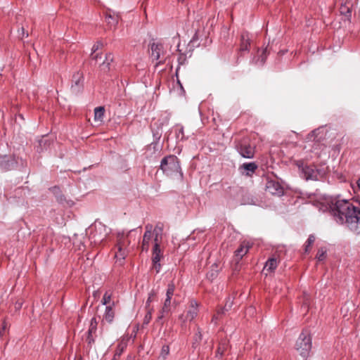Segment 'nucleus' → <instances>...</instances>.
Here are the masks:
<instances>
[{
	"label": "nucleus",
	"mask_w": 360,
	"mask_h": 360,
	"mask_svg": "<svg viewBox=\"0 0 360 360\" xmlns=\"http://www.w3.org/2000/svg\"><path fill=\"white\" fill-rule=\"evenodd\" d=\"M104 239V238H101L99 240L101 241Z\"/></svg>",
	"instance_id": "obj_55"
},
{
	"label": "nucleus",
	"mask_w": 360,
	"mask_h": 360,
	"mask_svg": "<svg viewBox=\"0 0 360 360\" xmlns=\"http://www.w3.org/2000/svg\"><path fill=\"white\" fill-rule=\"evenodd\" d=\"M91 58L92 60L97 61L98 60V58H101V55L99 53H91Z\"/></svg>",
	"instance_id": "obj_44"
},
{
	"label": "nucleus",
	"mask_w": 360,
	"mask_h": 360,
	"mask_svg": "<svg viewBox=\"0 0 360 360\" xmlns=\"http://www.w3.org/2000/svg\"><path fill=\"white\" fill-rule=\"evenodd\" d=\"M171 300L172 299H169V298H167L165 299V302H164V305L162 307L165 308V309H169L170 310V305H171Z\"/></svg>",
	"instance_id": "obj_43"
},
{
	"label": "nucleus",
	"mask_w": 360,
	"mask_h": 360,
	"mask_svg": "<svg viewBox=\"0 0 360 360\" xmlns=\"http://www.w3.org/2000/svg\"><path fill=\"white\" fill-rule=\"evenodd\" d=\"M96 329H97L96 319L95 317H93L91 319V321H90V325H89V330H88V333L90 335H93L94 333H96Z\"/></svg>",
	"instance_id": "obj_28"
},
{
	"label": "nucleus",
	"mask_w": 360,
	"mask_h": 360,
	"mask_svg": "<svg viewBox=\"0 0 360 360\" xmlns=\"http://www.w3.org/2000/svg\"><path fill=\"white\" fill-rule=\"evenodd\" d=\"M236 148L239 154L245 158L251 159L255 153V146L251 143L249 137H243L236 141Z\"/></svg>",
	"instance_id": "obj_4"
},
{
	"label": "nucleus",
	"mask_w": 360,
	"mask_h": 360,
	"mask_svg": "<svg viewBox=\"0 0 360 360\" xmlns=\"http://www.w3.org/2000/svg\"><path fill=\"white\" fill-rule=\"evenodd\" d=\"M250 248V245L249 243L243 241L240 243V246L237 248V250L235 251V259L238 262L239 260H240L243 256H245L248 252L249 251V249Z\"/></svg>",
	"instance_id": "obj_12"
},
{
	"label": "nucleus",
	"mask_w": 360,
	"mask_h": 360,
	"mask_svg": "<svg viewBox=\"0 0 360 360\" xmlns=\"http://www.w3.org/2000/svg\"><path fill=\"white\" fill-rule=\"evenodd\" d=\"M160 168L167 176L173 175L174 174H179L180 175H182L179 159L176 156L173 155L165 157L161 160Z\"/></svg>",
	"instance_id": "obj_3"
},
{
	"label": "nucleus",
	"mask_w": 360,
	"mask_h": 360,
	"mask_svg": "<svg viewBox=\"0 0 360 360\" xmlns=\"http://www.w3.org/2000/svg\"><path fill=\"white\" fill-rule=\"evenodd\" d=\"M86 341L88 342V344H91L93 342H94V339L93 338V335H90L89 333H88V336H87V338H86Z\"/></svg>",
	"instance_id": "obj_45"
},
{
	"label": "nucleus",
	"mask_w": 360,
	"mask_h": 360,
	"mask_svg": "<svg viewBox=\"0 0 360 360\" xmlns=\"http://www.w3.org/2000/svg\"><path fill=\"white\" fill-rule=\"evenodd\" d=\"M22 34L24 36L25 35V32H24V28L23 27H22Z\"/></svg>",
	"instance_id": "obj_51"
},
{
	"label": "nucleus",
	"mask_w": 360,
	"mask_h": 360,
	"mask_svg": "<svg viewBox=\"0 0 360 360\" xmlns=\"http://www.w3.org/2000/svg\"><path fill=\"white\" fill-rule=\"evenodd\" d=\"M103 44L101 41H96L91 48V53H95L97 51L103 47Z\"/></svg>",
	"instance_id": "obj_37"
},
{
	"label": "nucleus",
	"mask_w": 360,
	"mask_h": 360,
	"mask_svg": "<svg viewBox=\"0 0 360 360\" xmlns=\"http://www.w3.org/2000/svg\"><path fill=\"white\" fill-rule=\"evenodd\" d=\"M268 53L269 51L267 47L263 49L261 51V53L260 51L258 50L257 56L253 57V58L251 60V63L257 65L258 64L259 62H260V65H263L265 63Z\"/></svg>",
	"instance_id": "obj_15"
},
{
	"label": "nucleus",
	"mask_w": 360,
	"mask_h": 360,
	"mask_svg": "<svg viewBox=\"0 0 360 360\" xmlns=\"http://www.w3.org/2000/svg\"><path fill=\"white\" fill-rule=\"evenodd\" d=\"M250 46V38L248 32H243L240 36V44L238 53V58L236 63L238 64L239 57L243 56L244 52L249 51V47Z\"/></svg>",
	"instance_id": "obj_9"
},
{
	"label": "nucleus",
	"mask_w": 360,
	"mask_h": 360,
	"mask_svg": "<svg viewBox=\"0 0 360 360\" xmlns=\"http://www.w3.org/2000/svg\"><path fill=\"white\" fill-rule=\"evenodd\" d=\"M83 83V74L82 72L77 71L75 72L72 79L71 89L74 93H78L82 86Z\"/></svg>",
	"instance_id": "obj_10"
},
{
	"label": "nucleus",
	"mask_w": 360,
	"mask_h": 360,
	"mask_svg": "<svg viewBox=\"0 0 360 360\" xmlns=\"http://www.w3.org/2000/svg\"><path fill=\"white\" fill-rule=\"evenodd\" d=\"M278 261L275 257L269 258L265 264L264 270H266L268 272H273L278 266Z\"/></svg>",
	"instance_id": "obj_20"
},
{
	"label": "nucleus",
	"mask_w": 360,
	"mask_h": 360,
	"mask_svg": "<svg viewBox=\"0 0 360 360\" xmlns=\"http://www.w3.org/2000/svg\"><path fill=\"white\" fill-rule=\"evenodd\" d=\"M179 69H180V68H179V67H178V68H176V77H177V78H178V73H179ZM177 82H178V83L179 84V85L181 86V83H180V81H179L178 79H177Z\"/></svg>",
	"instance_id": "obj_46"
},
{
	"label": "nucleus",
	"mask_w": 360,
	"mask_h": 360,
	"mask_svg": "<svg viewBox=\"0 0 360 360\" xmlns=\"http://www.w3.org/2000/svg\"><path fill=\"white\" fill-rule=\"evenodd\" d=\"M156 296H157V292L154 290H152L148 293V299L146 302V309L151 308L150 303L155 301Z\"/></svg>",
	"instance_id": "obj_26"
},
{
	"label": "nucleus",
	"mask_w": 360,
	"mask_h": 360,
	"mask_svg": "<svg viewBox=\"0 0 360 360\" xmlns=\"http://www.w3.org/2000/svg\"><path fill=\"white\" fill-rule=\"evenodd\" d=\"M105 21L110 27H115L117 25L120 20V15L110 9L108 10L105 12Z\"/></svg>",
	"instance_id": "obj_13"
},
{
	"label": "nucleus",
	"mask_w": 360,
	"mask_h": 360,
	"mask_svg": "<svg viewBox=\"0 0 360 360\" xmlns=\"http://www.w3.org/2000/svg\"><path fill=\"white\" fill-rule=\"evenodd\" d=\"M198 304L195 301H191L189 308L186 312V319L192 321L198 315Z\"/></svg>",
	"instance_id": "obj_14"
},
{
	"label": "nucleus",
	"mask_w": 360,
	"mask_h": 360,
	"mask_svg": "<svg viewBox=\"0 0 360 360\" xmlns=\"http://www.w3.org/2000/svg\"><path fill=\"white\" fill-rule=\"evenodd\" d=\"M14 164V161L11 158L4 155L0 156V167L4 170L11 169Z\"/></svg>",
	"instance_id": "obj_17"
},
{
	"label": "nucleus",
	"mask_w": 360,
	"mask_h": 360,
	"mask_svg": "<svg viewBox=\"0 0 360 360\" xmlns=\"http://www.w3.org/2000/svg\"><path fill=\"white\" fill-rule=\"evenodd\" d=\"M130 241L128 239L127 236H124V234L121 236H118V240H117V247H120L122 248L126 249L127 247L129 245Z\"/></svg>",
	"instance_id": "obj_24"
},
{
	"label": "nucleus",
	"mask_w": 360,
	"mask_h": 360,
	"mask_svg": "<svg viewBox=\"0 0 360 360\" xmlns=\"http://www.w3.org/2000/svg\"><path fill=\"white\" fill-rule=\"evenodd\" d=\"M257 360H261L260 359H258Z\"/></svg>",
	"instance_id": "obj_57"
},
{
	"label": "nucleus",
	"mask_w": 360,
	"mask_h": 360,
	"mask_svg": "<svg viewBox=\"0 0 360 360\" xmlns=\"http://www.w3.org/2000/svg\"><path fill=\"white\" fill-rule=\"evenodd\" d=\"M52 191L54 194H56L57 200L60 202H62L64 200V198L62 195H58L60 193V188L58 187H53L51 188Z\"/></svg>",
	"instance_id": "obj_34"
},
{
	"label": "nucleus",
	"mask_w": 360,
	"mask_h": 360,
	"mask_svg": "<svg viewBox=\"0 0 360 360\" xmlns=\"http://www.w3.org/2000/svg\"><path fill=\"white\" fill-rule=\"evenodd\" d=\"M151 50V58L153 60L160 61L156 64V65L162 64L165 62V60L167 58V51L165 49V45L162 43H153L150 45Z\"/></svg>",
	"instance_id": "obj_6"
},
{
	"label": "nucleus",
	"mask_w": 360,
	"mask_h": 360,
	"mask_svg": "<svg viewBox=\"0 0 360 360\" xmlns=\"http://www.w3.org/2000/svg\"><path fill=\"white\" fill-rule=\"evenodd\" d=\"M186 61V56L184 53H180L179 58H178V63L179 65H184Z\"/></svg>",
	"instance_id": "obj_42"
},
{
	"label": "nucleus",
	"mask_w": 360,
	"mask_h": 360,
	"mask_svg": "<svg viewBox=\"0 0 360 360\" xmlns=\"http://www.w3.org/2000/svg\"><path fill=\"white\" fill-rule=\"evenodd\" d=\"M118 251L115 253V257L117 259H124L127 256V251L124 248H122L120 247H117Z\"/></svg>",
	"instance_id": "obj_29"
},
{
	"label": "nucleus",
	"mask_w": 360,
	"mask_h": 360,
	"mask_svg": "<svg viewBox=\"0 0 360 360\" xmlns=\"http://www.w3.org/2000/svg\"><path fill=\"white\" fill-rule=\"evenodd\" d=\"M184 0H178L179 2H183Z\"/></svg>",
	"instance_id": "obj_53"
},
{
	"label": "nucleus",
	"mask_w": 360,
	"mask_h": 360,
	"mask_svg": "<svg viewBox=\"0 0 360 360\" xmlns=\"http://www.w3.org/2000/svg\"><path fill=\"white\" fill-rule=\"evenodd\" d=\"M163 257V253L160 248V243H154L153 248V256L152 261L153 264V268L155 269L157 273H159L161 265L160 262Z\"/></svg>",
	"instance_id": "obj_8"
},
{
	"label": "nucleus",
	"mask_w": 360,
	"mask_h": 360,
	"mask_svg": "<svg viewBox=\"0 0 360 360\" xmlns=\"http://www.w3.org/2000/svg\"><path fill=\"white\" fill-rule=\"evenodd\" d=\"M315 131H312V132H311V136H313V135H314V134L315 133Z\"/></svg>",
	"instance_id": "obj_52"
},
{
	"label": "nucleus",
	"mask_w": 360,
	"mask_h": 360,
	"mask_svg": "<svg viewBox=\"0 0 360 360\" xmlns=\"http://www.w3.org/2000/svg\"><path fill=\"white\" fill-rule=\"evenodd\" d=\"M329 212L339 224L346 226L352 231L360 233V208L347 200H331Z\"/></svg>",
	"instance_id": "obj_1"
},
{
	"label": "nucleus",
	"mask_w": 360,
	"mask_h": 360,
	"mask_svg": "<svg viewBox=\"0 0 360 360\" xmlns=\"http://www.w3.org/2000/svg\"><path fill=\"white\" fill-rule=\"evenodd\" d=\"M326 249L325 248H321L318 250L316 254V259L319 261H323L326 259Z\"/></svg>",
	"instance_id": "obj_31"
},
{
	"label": "nucleus",
	"mask_w": 360,
	"mask_h": 360,
	"mask_svg": "<svg viewBox=\"0 0 360 360\" xmlns=\"http://www.w3.org/2000/svg\"><path fill=\"white\" fill-rule=\"evenodd\" d=\"M75 360H76V359H75ZM79 360H82V359L80 358Z\"/></svg>",
	"instance_id": "obj_56"
},
{
	"label": "nucleus",
	"mask_w": 360,
	"mask_h": 360,
	"mask_svg": "<svg viewBox=\"0 0 360 360\" xmlns=\"http://www.w3.org/2000/svg\"><path fill=\"white\" fill-rule=\"evenodd\" d=\"M115 317V311L112 306H107L103 314V320L108 323H112Z\"/></svg>",
	"instance_id": "obj_19"
},
{
	"label": "nucleus",
	"mask_w": 360,
	"mask_h": 360,
	"mask_svg": "<svg viewBox=\"0 0 360 360\" xmlns=\"http://www.w3.org/2000/svg\"><path fill=\"white\" fill-rule=\"evenodd\" d=\"M169 309H165L164 307H162V309H160V311H159V315L158 316V321H160L161 319H163V317L167 314L169 313Z\"/></svg>",
	"instance_id": "obj_38"
},
{
	"label": "nucleus",
	"mask_w": 360,
	"mask_h": 360,
	"mask_svg": "<svg viewBox=\"0 0 360 360\" xmlns=\"http://www.w3.org/2000/svg\"><path fill=\"white\" fill-rule=\"evenodd\" d=\"M295 165L299 168L302 177L307 181H317L326 174L324 169H319L315 165H307L303 160H297Z\"/></svg>",
	"instance_id": "obj_2"
},
{
	"label": "nucleus",
	"mask_w": 360,
	"mask_h": 360,
	"mask_svg": "<svg viewBox=\"0 0 360 360\" xmlns=\"http://www.w3.org/2000/svg\"><path fill=\"white\" fill-rule=\"evenodd\" d=\"M315 239L316 238L314 235H309L307 240L306 241V243L304 244V252L306 253L309 252L311 250V246L314 244Z\"/></svg>",
	"instance_id": "obj_25"
},
{
	"label": "nucleus",
	"mask_w": 360,
	"mask_h": 360,
	"mask_svg": "<svg viewBox=\"0 0 360 360\" xmlns=\"http://www.w3.org/2000/svg\"><path fill=\"white\" fill-rule=\"evenodd\" d=\"M265 188L266 191L271 195L281 196L283 194V186L276 180H267Z\"/></svg>",
	"instance_id": "obj_7"
},
{
	"label": "nucleus",
	"mask_w": 360,
	"mask_h": 360,
	"mask_svg": "<svg viewBox=\"0 0 360 360\" xmlns=\"http://www.w3.org/2000/svg\"><path fill=\"white\" fill-rule=\"evenodd\" d=\"M112 292L110 291H106L103 297L101 302L103 305H106L110 303L111 300Z\"/></svg>",
	"instance_id": "obj_32"
},
{
	"label": "nucleus",
	"mask_w": 360,
	"mask_h": 360,
	"mask_svg": "<svg viewBox=\"0 0 360 360\" xmlns=\"http://www.w3.org/2000/svg\"><path fill=\"white\" fill-rule=\"evenodd\" d=\"M5 329H6V326H5V325H4V326H3V328H2V330H0V336H1V335H2V333H4V330Z\"/></svg>",
	"instance_id": "obj_47"
},
{
	"label": "nucleus",
	"mask_w": 360,
	"mask_h": 360,
	"mask_svg": "<svg viewBox=\"0 0 360 360\" xmlns=\"http://www.w3.org/2000/svg\"><path fill=\"white\" fill-rule=\"evenodd\" d=\"M97 294H98V292H94V297L97 296Z\"/></svg>",
	"instance_id": "obj_50"
},
{
	"label": "nucleus",
	"mask_w": 360,
	"mask_h": 360,
	"mask_svg": "<svg viewBox=\"0 0 360 360\" xmlns=\"http://www.w3.org/2000/svg\"><path fill=\"white\" fill-rule=\"evenodd\" d=\"M123 350L124 347L122 346L121 345H118L117 349L114 354V356L111 360H119Z\"/></svg>",
	"instance_id": "obj_35"
},
{
	"label": "nucleus",
	"mask_w": 360,
	"mask_h": 360,
	"mask_svg": "<svg viewBox=\"0 0 360 360\" xmlns=\"http://www.w3.org/2000/svg\"><path fill=\"white\" fill-rule=\"evenodd\" d=\"M228 348V342L226 340H221L218 346L216 352V357L221 358L224 354V352Z\"/></svg>",
	"instance_id": "obj_22"
},
{
	"label": "nucleus",
	"mask_w": 360,
	"mask_h": 360,
	"mask_svg": "<svg viewBox=\"0 0 360 360\" xmlns=\"http://www.w3.org/2000/svg\"><path fill=\"white\" fill-rule=\"evenodd\" d=\"M217 276V270H212L211 271H210L209 273H207V277L209 278V279H214V278H216Z\"/></svg>",
	"instance_id": "obj_41"
},
{
	"label": "nucleus",
	"mask_w": 360,
	"mask_h": 360,
	"mask_svg": "<svg viewBox=\"0 0 360 360\" xmlns=\"http://www.w3.org/2000/svg\"><path fill=\"white\" fill-rule=\"evenodd\" d=\"M44 142L45 143V141H44V140H42V139H41V140L39 141V144L41 145V144L42 143H44Z\"/></svg>",
	"instance_id": "obj_49"
},
{
	"label": "nucleus",
	"mask_w": 360,
	"mask_h": 360,
	"mask_svg": "<svg viewBox=\"0 0 360 360\" xmlns=\"http://www.w3.org/2000/svg\"><path fill=\"white\" fill-rule=\"evenodd\" d=\"M213 319H217V316H214Z\"/></svg>",
	"instance_id": "obj_54"
},
{
	"label": "nucleus",
	"mask_w": 360,
	"mask_h": 360,
	"mask_svg": "<svg viewBox=\"0 0 360 360\" xmlns=\"http://www.w3.org/2000/svg\"><path fill=\"white\" fill-rule=\"evenodd\" d=\"M175 290V285L174 283H170L167 285V292H166V297L172 299V296L174 295Z\"/></svg>",
	"instance_id": "obj_30"
},
{
	"label": "nucleus",
	"mask_w": 360,
	"mask_h": 360,
	"mask_svg": "<svg viewBox=\"0 0 360 360\" xmlns=\"http://www.w3.org/2000/svg\"><path fill=\"white\" fill-rule=\"evenodd\" d=\"M176 130L177 139L180 138L181 140H183L184 138V127L182 126H177Z\"/></svg>",
	"instance_id": "obj_36"
},
{
	"label": "nucleus",
	"mask_w": 360,
	"mask_h": 360,
	"mask_svg": "<svg viewBox=\"0 0 360 360\" xmlns=\"http://www.w3.org/2000/svg\"><path fill=\"white\" fill-rule=\"evenodd\" d=\"M146 310H147V313L145 315V317L143 319V323H145V324H148L150 322V321L151 320L153 308H148V309H146Z\"/></svg>",
	"instance_id": "obj_33"
},
{
	"label": "nucleus",
	"mask_w": 360,
	"mask_h": 360,
	"mask_svg": "<svg viewBox=\"0 0 360 360\" xmlns=\"http://www.w3.org/2000/svg\"><path fill=\"white\" fill-rule=\"evenodd\" d=\"M169 353V347L168 345H164L162 346V349H161V356L163 357V358H165L166 356H167Z\"/></svg>",
	"instance_id": "obj_39"
},
{
	"label": "nucleus",
	"mask_w": 360,
	"mask_h": 360,
	"mask_svg": "<svg viewBox=\"0 0 360 360\" xmlns=\"http://www.w3.org/2000/svg\"><path fill=\"white\" fill-rule=\"evenodd\" d=\"M152 225L148 224L146 226V230L144 233L141 245L142 251L147 252L149 249V244L152 238Z\"/></svg>",
	"instance_id": "obj_11"
},
{
	"label": "nucleus",
	"mask_w": 360,
	"mask_h": 360,
	"mask_svg": "<svg viewBox=\"0 0 360 360\" xmlns=\"http://www.w3.org/2000/svg\"><path fill=\"white\" fill-rule=\"evenodd\" d=\"M105 115V108L103 106L97 107L94 109V121L103 122Z\"/></svg>",
	"instance_id": "obj_23"
},
{
	"label": "nucleus",
	"mask_w": 360,
	"mask_h": 360,
	"mask_svg": "<svg viewBox=\"0 0 360 360\" xmlns=\"http://www.w3.org/2000/svg\"><path fill=\"white\" fill-rule=\"evenodd\" d=\"M162 225L157 224L153 231L155 234L154 243H161L162 238Z\"/></svg>",
	"instance_id": "obj_21"
},
{
	"label": "nucleus",
	"mask_w": 360,
	"mask_h": 360,
	"mask_svg": "<svg viewBox=\"0 0 360 360\" xmlns=\"http://www.w3.org/2000/svg\"><path fill=\"white\" fill-rule=\"evenodd\" d=\"M257 165L255 162L244 163L240 167V169L245 171V175L250 176L257 169Z\"/></svg>",
	"instance_id": "obj_18"
},
{
	"label": "nucleus",
	"mask_w": 360,
	"mask_h": 360,
	"mask_svg": "<svg viewBox=\"0 0 360 360\" xmlns=\"http://www.w3.org/2000/svg\"><path fill=\"white\" fill-rule=\"evenodd\" d=\"M233 304V298L229 297L226 301L224 307L218 311V314L224 313L225 311H228L231 308Z\"/></svg>",
	"instance_id": "obj_27"
},
{
	"label": "nucleus",
	"mask_w": 360,
	"mask_h": 360,
	"mask_svg": "<svg viewBox=\"0 0 360 360\" xmlns=\"http://www.w3.org/2000/svg\"><path fill=\"white\" fill-rule=\"evenodd\" d=\"M114 60V57L112 53H108L105 54V60L101 64V70L103 72H108L110 70V65Z\"/></svg>",
	"instance_id": "obj_16"
},
{
	"label": "nucleus",
	"mask_w": 360,
	"mask_h": 360,
	"mask_svg": "<svg viewBox=\"0 0 360 360\" xmlns=\"http://www.w3.org/2000/svg\"><path fill=\"white\" fill-rule=\"evenodd\" d=\"M295 349L303 356L309 354L311 349V338L308 330H304L301 333L296 341Z\"/></svg>",
	"instance_id": "obj_5"
},
{
	"label": "nucleus",
	"mask_w": 360,
	"mask_h": 360,
	"mask_svg": "<svg viewBox=\"0 0 360 360\" xmlns=\"http://www.w3.org/2000/svg\"><path fill=\"white\" fill-rule=\"evenodd\" d=\"M201 340H202V334L200 330V328H198V332L195 334V336H194L193 345H195V343H198L200 341H201Z\"/></svg>",
	"instance_id": "obj_40"
},
{
	"label": "nucleus",
	"mask_w": 360,
	"mask_h": 360,
	"mask_svg": "<svg viewBox=\"0 0 360 360\" xmlns=\"http://www.w3.org/2000/svg\"><path fill=\"white\" fill-rule=\"evenodd\" d=\"M98 229L101 231L102 229H105V226L102 224H99Z\"/></svg>",
	"instance_id": "obj_48"
}]
</instances>
